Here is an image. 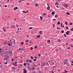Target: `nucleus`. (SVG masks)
<instances>
[{
  "label": "nucleus",
  "mask_w": 73,
  "mask_h": 73,
  "mask_svg": "<svg viewBox=\"0 0 73 73\" xmlns=\"http://www.w3.org/2000/svg\"><path fill=\"white\" fill-rule=\"evenodd\" d=\"M23 65L24 66H26V65H27V64L26 63H24Z\"/></svg>",
  "instance_id": "18"
},
{
  "label": "nucleus",
  "mask_w": 73,
  "mask_h": 73,
  "mask_svg": "<svg viewBox=\"0 0 73 73\" xmlns=\"http://www.w3.org/2000/svg\"><path fill=\"white\" fill-rule=\"evenodd\" d=\"M26 61L27 62H28L29 61V60H27Z\"/></svg>",
  "instance_id": "48"
},
{
  "label": "nucleus",
  "mask_w": 73,
  "mask_h": 73,
  "mask_svg": "<svg viewBox=\"0 0 73 73\" xmlns=\"http://www.w3.org/2000/svg\"><path fill=\"white\" fill-rule=\"evenodd\" d=\"M20 29V28H18V30H19Z\"/></svg>",
  "instance_id": "61"
},
{
  "label": "nucleus",
  "mask_w": 73,
  "mask_h": 73,
  "mask_svg": "<svg viewBox=\"0 0 73 73\" xmlns=\"http://www.w3.org/2000/svg\"><path fill=\"white\" fill-rule=\"evenodd\" d=\"M35 6H36L37 7V6H38V4H36L35 5Z\"/></svg>",
  "instance_id": "29"
},
{
  "label": "nucleus",
  "mask_w": 73,
  "mask_h": 73,
  "mask_svg": "<svg viewBox=\"0 0 73 73\" xmlns=\"http://www.w3.org/2000/svg\"><path fill=\"white\" fill-rule=\"evenodd\" d=\"M47 42L48 44H50V40H48L47 41Z\"/></svg>",
  "instance_id": "8"
},
{
  "label": "nucleus",
  "mask_w": 73,
  "mask_h": 73,
  "mask_svg": "<svg viewBox=\"0 0 73 73\" xmlns=\"http://www.w3.org/2000/svg\"><path fill=\"white\" fill-rule=\"evenodd\" d=\"M5 7H7V5H5Z\"/></svg>",
  "instance_id": "63"
},
{
  "label": "nucleus",
  "mask_w": 73,
  "mask_h": 73,
  "mask_svg": "<svg viewBox=\"0 0 73 73\" xmlns=\"http://www.w3.org/2000/svg\"><path fill=\"white\" fill-rule=\"evenodd\" d=\"M31 59H33V57L32 56H31Z\"/></svg>",
  "instance_id": "38"
},
{
  "label": "nucleus",
  "mask_w": 73,
  "mask_h": 73,
  "mask_svg": "<svg viewBox=\"0 0 73 73\" xmlns=\"http://www.w3.org/2000/svg\"><path fill=\"white\" fill-rule=\"evenodd\" d=\"M16 26L17 27H19V26L17 24H16Z\"/></svg>",
  "instance_id": "20"
},
{
  "label": "nucleus",
  "mask_w": 73,
  "mask_h": 73,
  "mask_svg": "<svg viewBox=\"0 0 73 73\" xmlns=\"http://www.w3.org/2000/svg\"><path fill=\"white\" fill-rule=\"evenodd\" d=\"M53 20H54V21H56V19H53Z\"/></svg>",
  "instance_id": "49"
},
{
  "label": "nucleus",
  "mask_w": 73,
  "mask_h": 73,
  "mask_svg": "<svg viewBox=\"0 0 73 73\" xmlns=\"http://www.w3.org/2000/svg\"><path fill=\"white\" fill-rule=\"evenodd\" d=\"M13 61V59H11Z\"/></svg>",
  "instance_id": "59"
},
{
  "label": "nucleus",
  "mask_w": 73,
  "mask_h": 73,
  "mask_svg": "<svg viewBox=\"0 0 73 73\" xmlns=\"http://www.w3.org/2000/svg\"><path fill=\"white\" fill-rule=\"evenodd\" d=\"M71 31H73V28H72V29H71Z\"/></svg>",
  "instance_id": "37"
},
{
  "label": "nucleus",
  "mask_w": 73,
  "mask_h": 73,
  "mask_svg": "<svg viewBox=\"0 0 73 73\" xmlns=\"http://www.w3.org/2000/svg\"><path fill=\"white\" fill-rule=\"evenodd\" d=\"M39 33L40 35H42V31H39Z\"/></svg>",
  "instance_id": "10"
},
{
  "label": "nucleus",
  "mask_w": 73,
  "mask_h": 73,
  "mask_svg": "<svg viewBox=\"0 0 73 73\" xmlns=\"http://www.w3.org/2000/svg\"><path fill=\"white\" fill-rule=\"evenodd\" d=\"M23 70L24 71H23V73H27V71L26 70V69H23Z\"/></svg>",
  "instance_id": "4"
},
{
  "label": "nucleus",
  "mask_w": 73,
  "mask_h": 73,
  "mask_svg": "<svg viewBox=\"0 0 73 73\" xmlns=\"http://www.w3.org/2000/svg\"><path fill=\"white\" fill-rule=\"evenodd\" d=\"M71 40H72V41H73V38H71Z\"/></svg>",
  "instance_id": "55"
},
{
  "label": "nucleus",
  "mask_w": 73,
  "mask_h": 73,
  "mask_svg": "<svg viewBox=\"0 0 73 73\" xmlns=\"http://www.w3.org/2000/svg\"><path fill=\"white\" fill-rule=\"evenodd\" d=\"M64 31H62V33H64Z\"/></svg>",
  "instance_id": "39"
},
{
  "label": "nucleus",
  "mask_w": 73,
  "mask_h": 73,
  "mask_svg": "<svg viewBox=\"0 0 73 73\" xmlns=\"http://www.w3.org/2000/svg\"><path fill=\"white\" fill-rule=\"evenodd\" d=\"M19 3H21V0H20V1H19Z\"/></svg>",
  "instance_id": "33"
},
{
  "label": "nucleus",
  "mask_w": 73,
  "mask_h": 73,
  "mask_svg": "<svg viewBox=\"0 0 73 73\" xmlns=\"http://www.w3.org/2000/svg\"><path fill=\"white\" fill-rule=\"evenodd\" d=\"M13 28H15V26H13Z\"/></svg>",
  "instance_id": "56"
},
{
  "label": "nucleus",
  "mask_w": 73,
  "mask_h": 73,
  "mask_svg": "<svg viewBox=\"0 0 73 73\" xmlns=\"http://www.w3.org/2000/svg\"><path fill=\"white\" fill-rule=\"evenodd\" d=\"M5 50L6 51H7V48L5 49Z\"/></svg>",
  "instance_id": "54"
},
{
  "label": "nucleus",
  "mask_w": 73,
  "mask_h": 73,
  "mask_svg": "<svg viewBox=\"0 0 73 73\" xmlns=\"http://www.w3.org/2000/svg\"><path fill=\"white\" fill-rule=\"evenodd\" d=\"M38 56H39V57H40V56H41V54H38Z\"/></svg>",
  "instance_id": "42"
},
{
  "label": "nucleus",
  "mask_w": 73,
  "mask_h": 73,
  "mask_svg": "<svg viewBox=\"0 0 73 73\" xmlns=\"http://www.w3.org/2000/svg\"><path fill=\"white\" fill-rule=\"evenodd\" d=\"M57 29H60V28H58V27H57Z\"/></svg>",
  "instance_id": "51"
},
{
  "label": "nucleus",
  "mask_w": 73,
  "mask_h": 73,
  "mask_svg": "<svg viewBox=\"0 0 73 73\" xmlns=\"http://www.w3.org/2000/svg\"><path fill=\"white\" fill-rule=\"evenodd\" d=\"M7 60V59L6 58H5L4 59V60Z\"/></svg>",
  "instance_id": "46"
},
{
  "label": "nucleus",
  "mask_w": 73,
  "mask_h": 73,
  "mask_svg": "<svg viewBox=\"0 0 73 73\" xmlns=\"http://www.w3.org/2000/svg\"><path fill=\"white\" fill-rule=\"evenodd\" d=\"M5 64H7V62L5 63Z\"/></svg>",
  "instance_id": "64"
},
{
  "label": "nucleus",
  "mask_w": 73,
  "mask_h": 73,
  "mask_svg": "<svg viewBox=\"0 0 73 73\" xmlns=\"http://www.w3.org/2000/svg\"><path fill=\"white\" fill-rule=\"evenodd\" d=\"M55 5H58V3L57 2H56V3H55Z\"/></svg>",
  "instance_id": "15"
},
{
  "label": "nucleus",
  "mask_w": 73,
  "mask_h": 73,
  "mask_svg": "<svg viewBox=\"0 0 73 73\" xmlns=\"http://www.w3.org/2000/svg\"><path fill=\"white\" fill-rule=\"evenodd\" d=\"M6 57L7 58H9V56H6Z\"/></svg>",
  "instance_id": "47"
},
{
  "label": "nucleus",
  "mask_w": 73,
  "mask_h": 73,
  "mask_svg": "<svg viewBox=\"0 0 73 73\" xmlns=\"http://www.w3.org/2000/svg\"><path fill=\"white\" fill-rule=\"evenodd\" d=\"M37 48V46H36L35 47V49H36V48Z\"/></svg>",
  "instance_id": "35"
},
{
  "label": "nucleus",
  "mask_w": 73,
  "mask_h": 73,
  "mask_svg": "<svg viewBox=\"0 0 73 73\" xmlns=\"http://www.w3.org/2000/svg\"><path fill=\"white\" fill-rule=\"evenodd\" d=\"M32 43V42L30 41L29 42V43Z\"/></svg>",
  "instance_id": "45"
},
{
  "label": "nucleus",
  "mask_w": 73,
  "mask_h": 73,
  "mask_svg": "<svg viewBox=\"0 0 73 73\" xmlns=\"http://www.w3.org/2000/svg\"><path fill=\"white\" fill-rule=\"evenodd\" d=\"M66 45H68V43H67L66 44Z\"/></svg>",
  "instance_id": "57"
},
{
  "label": "nucleus",
  "mask_w": 73,
  "mask_h": 73,
  "mask_svg": "<svg viewBox=\"0 0 73 73\" xmlns=\"http://www.w3.org/2000/svg\"><path fill=\"white\" fill-rule=\"evenodd\" d=\"M40 35H38V36H37L38 38H40Z\"/></svg>",
  "instance_id": "24"
},
{
  "label": "nucleus",
  "mask_w": 73,
  "mask_h": 73,
  "mask_svg": "<svg viewBox=\"0 0 73 73\" xmlns=\"http://www.w3.org/2000/svg\"><path fill=\"white\" fill-rule=\"evenodd\" d=\"M70 47H68V49H70Z\"/></svg>",
  "instance_id": "52"
},
{
  "label": "nucleus",
  "mask_w": 73,
  "mask_h": 73,
  "mask_svg": "<svg viewBox=\"0 0 73 73\" xmlns=\"http://www.w3.org/2000/svg\"><path fill=\"white\" fill-rule=\"evenodd\" d=\"M8 45H9V46H11V45H12L10 43H9V44H8Z\"/></svg>",
  "instance_id": "19"
},
{
  "label": "nucleus",
  "mask_w": 73,
  "mask_h": 73,
  "mask_svg": "<svg viewBox=\"0 0 73 73\" xmlns=\"http://www.w3.org/2000/svg\"><path fill=\"white\" fill-rule=\"evenodd\" d=\"M69 33H70V32L69 31H67L66 32V34L67 35H69Z\"/></svg>",
  "instance_id": "5"
},
{
  "label": "nucleus",
  "mask_w": 73,
  "mask_h": 73,
  "mask_svg": "<svg viewBox=\"0 0 73 73\" xmlns=\"http://www.w3.org/2000/svg\"><path fill=\"white\" fill-rule=\"evenodd\" d=\"M56 7H57V8H59V7H58V6H56Z\"/></svg>",
  "instance_id": "62"
},
{
  "label": "nucleus",
  "mask_w": 73,
  "mask_h": 73,
  "mask_svg": "<svg viewBox=\"0 0 73 73\" xmlns=\"http://www.w3.org/2000/svg\"><path fill=\"white\" fill-rule=\"evenodd\" d=\"M47 5L48 7L49 6V4H48V3H47Z\"/></svg>",
  "instance_id": "53"
},
{
  "label": "nucleus",
  "mask_w": 73,
  "mask_h": 73,
  "mask_svg": "<svg viewBox=\"0 0 73 73\" xmlns=\"http://www.w3.org/2000/svg\"><path fill=\"white\" fill-rule=\"evenodd\" d=\"M52 15H54L55 14V13L54 12H53L52 13Z\"/></svg>",
  "instance_id": "12"
},
{
  "label": "nucleus",
  "mask_w": 73,
  "mask_h": 73,
  "mask_svg": "<svg viewBox=\"0 0 73 73\" xmlns=\"http://www.w3.org/2000/svg\"><path fill=\"white\" fill-rule=\"evenodd\" d=\"M29 29H33V28L32 27H30L29 28Z\"/></svg>",
  "instance_id": "14"
},
{
  "label": "nucleus",
  "mask_w": 73,
  "mask_h": 73,
  "mask_svg": "<svg viewBox=\"0 0 73 73\" xmlns=\"http://www.w3.org/2000/svg\"><path fill=\"white\" fill-rule=\"evenodd\" d=\"M65 72L66 73H68V71H66V70H65Z\"/></svg>",
  "instance_id": "30"
},
{
  "label": "nucleus",
  "mask_w": 73,
  "mask_h": 73,
  "mask_svg": "<svg viewBox=\"0 0 73 73\" xmlns=\"http://www.w3.org/2000/svg\"><path fill=\"white\" fill-rule=\"evenodd\" d=\"M46 15V13H44L43 15Z\"/></svg>",
  "instance_id": "58"
},
{
  "label": "nucleus",
  "mask_w": 73,
  "mask_h": 73,
  "mask_svg": "<svg viewBox=\"0 0 73 73\" xmlns=\"http://www.w3.org/2000/svg\"><path fill=\"white\" fill-rule=\"evenodd\" d=\"M47 10H49V9H50V7L49 6H48V7H47Z\"/></svg>",
  "instance_id": "11"
},
{
  "label": "nucleus",
  "mask_w": 73,
  "mask_h": 73,
  "mask_svg": "<svg viewBox=\"0 0 73 73\" xmlns=\"http://www.w3.org/2000/svg\"><path fill=\"white\" fill-rule=\"evenodd\" d=\"M53 28H54V27H55V25H54V24H53Z\"/></svg>",
  "instance_id": "28"
},
{
  "label": "nucleus",
  "mask_w": 73,
  "mask_h": 73,
  "mask_svg": "<svg viewBox=\"0 0 73 73\" xmlns=\"http://www.w3.org/2000/svg\"><path fill=\"white\" fill-rule=\"evenodd\" d=\"M60 24V22H58V25H59V24Z\"/></svg>",
  "instance_id": "26"
},
{
  "label": "nucleus",
  "mask_w": 73,
  "mask_h": 73,
  "mask_svg": "<svg viewBox=\"0 0 73 73\" xmlns=\"http://www.w3.org/2000/svg\"><path fill=\"white\" fill-rule=\"evenodd\" d=\"M9 52V53H11V51H7V52H6V53H8V52Z\"/></svg>",
  "instance_id": "13"
},
{
  "label": "nucleus",
  "mask_w": 73,
  "mask_h": 73,
  "mask_svg": "<svg viewBox=\"0 0 73 73\" xmlns=\"http://www.w3.org/2000/svg\"><path fill=\"white\" fill-rule=\"evenodd\" d=\"M2 52V50H1V49L0 48V52L1 53Z\"/></svg>",
  "instance_id": "22"
},
{
  "label": "nucleus",
  "mask_w": 73,
  "mask_h": 73,
  "mask_svg": "<svg viewBox=\"0 0 73 73\" xmlns=\"http://www.w3.org/2000/svg\"><path fill=\"white\" fill-rule=\"evenodd\" d=\"M21 44L22 45H23V44H24V43L23 42H22L21 43Z\"/></svg>",
  "instance_id": "27"
},
{
  "label": "nucleus",
  "mask_w": 73,
  "mask_h": 73,
  "mask_svg": "<svg viewBox=\"0 0 73 73\" xmlns=\"http://www.w3.org/2000/svg\"><path fill=\"white\" fill-rule=\"evenodd\" d=\"M70 25H72V24H73V23H70Z\"/></svg>",
  "instance_id": "34"
},
{
  "label": "nucleus",
  "mask_w": 73,
  "mask_h": 73,
  "mask_svg": "<svg viewBox=\"0 0 73 73\" xmlns=\"http://www.w3.org/2000/svg\"><path fill=\"white\" fill-rule=\"evenodd\" d=\"M64 64V65H66V63L68 62V60L67 59H65L64 61L63 62Z\"/></svg>",
  "instance_id": "2"
},
{
  "label": "nucleus",
  "mask_w": 73,
  "mask_h": 73,
  "mask_svg": "<svg viewBox=\"0 0 73 73\" xmlns=\"http://www.w3.org/2000/svg\"><path fill=\"white\" fill-rule=\"evenodd\" d=\"M18 50H19H19H21V48H19L18 49Z\"/></svg>",
  "instance_id": "41"
},
{
  "label": "nucleus",
  "mask_w": 73,
  "mask_h": 73,
  "mask_svg": "<svg viewBox=\"0 0 73 73\" xmlns=\"http://www.w3.org/2000/svg\"><path fill=\"white\" fill-rule=\"evenodd\" d=\"M3 29L4 32H5V31H6V29H5V27H3Z\"/></svg>",
  "instance_id": "6"
},
{
  "label": "nucleus",
  "mask_w": 73,
  "mask_h": 73,
  "mask_svg": "<svg viewBox=\"0 0 73 73\" xmlns=\"http://www.w3.org/2000/svg\"><path fill=\"white\" fill-rule=\"evenodd\" d=\"M63 5L65 8H68V6H69L68 4L67 3H64L63 4Z\"/></svg>",
  "instance_id": "1"
},
{
  "label": "nucleus",
  "mask_w": 73,
  "mask_h": 73,
  "mask_svg": "<svg viewBox=\"0 0 73 73\" xmlns=\"http://www.w3.org/2000/svg\"><path fill=\"white\" fill-rule=\"evenodd\" d=\"M67 15H70V13H69L67 12L66 13Z\"/></svg>",
  "instance_id": "16"
},
{
  "label": "nucleus",
  "mask_w": 73,
  "mask_h": 73,
  "mask_svg": "<svg viewBox=\"0 0 73 73\" xmlns=\"http://www.w3.org/2000/svg\"><path fill=\"white\" fill-rule=\"evenodd\" d=\"M27 68L28 69H29V70H30V71H31V70H32V68H31V67H29V66H27Z\"/></svg>",
  "instance_id": "3"
},
{
  "label": "nucleus",
  "mask_w": 73,
  "mask_h": 73,
  "mask_svg": "<svg viewBox=\"0 0 73 73\" xmlns=\"http://www.w3.org/2000/svg\"><path fill=\"white\" fill-rule=\"evenodd\" d=\"M55 18H57L58 17V15H55Z\"/></svg>",
  "instance_id": "9"
},
{
  "label": "nucleus",
  "mask_w": 73,
  "mask_h": 73,
  "mask_svg": "<svg viewBox=\"0 0 73 73\" xmlns=\"http://www.w3.org/2000/svg\"><path fill=\"white\" fill-rule=\"evenodd\" d=\"M64 36H65V37H66V34H64Z\"/></svg>",
  "instance_id": "40"
},
{
  "label": "nucleus",
  "mask_w": 73,
  "mask_h": 73,
  "mask_svg": "<svg viewBox=\"0 0 73 73\" xmlns=\"http://www.w3.org/2000/svg\"><path fill=\"white\" fill-rule=\"evenodd\" d=\"M31 50H33V48L31 47Z\"/></svg>",
  "instance_id": "25"
},
{
  "label": "nucleus",
  "mask_w": 73,
  "mask_h": 73,
  "mask_svg": "<svg viewBox=\"0 0 73 73\" xmlns=\"http://www.w3.org/2000/svg\"><path fill=\"white\" fill-rule=\"evenodd\" d=\"M34 61H36V59H34Z\"/></svg>",
  "instance_id": "43"
},
{
  "label": "nucleus",
  "mask_w": 73,
  "mask_h": 73,
  "mask_svg": "<svg viewBox=\"0 0 73 73\" xmlns=\"http://www.w3.org/2000/svg\"><path fill=\"white\" fill-rule=\"evenodd\" d=\"M23 13H27V12H25V11H23Z\"/></svg>",
  "instance_id": "23"
},
{
  "label": "nucleus",
  "mask_w": 73,
  "mask_h": 73,
  "mask_svg": "<svg viewBox=\"0 0 73 73\" xmlns=\"http://www.w3.org/2000/svg\"><path fill=\"white\" fill-rule=\"evenodd\" d=\"M68 27H66V29H68Z\"/></svg>",
  "instance_id": "50"
},
{
  "label": "nucleus",
  "mask_w": 73,
  "mask_h": 73,
  "mask_svg": "<svg viewBox=\"0 0 73 73\" xmlns=\"http://www.w3.org/2000/svg\"><path fill=\"white\" fill-rule=\"evenodd\" d=\"M21 49L22 50H23V48H21Z\"/></svg>",
  "instance_id": "60"
},
{
  "label": "nucleus",
  "mask_w": 73,
  "mask_h": 73,
  "mask_svg": "<svg viewBox=\"0 0 73 73\" xmlns=\"http://www.w3.org/2000/svg\"><path fill=\"white\" fill-rule=\"evenodd\" d=\"M41 18H42V19H43V18H42V17H41V16H40V19H40V20H42V19H41Z\"/></svg>",
  "instance_id": "17"
},
{
  "label": "nucleus",
  "mask_w": 73,
  "mask_h": 73,
  "mask_svg": "<svg viewBox=\"0 0 73 73\" xmlns=\"http://www.w3.org/2000/svg\"><path fill=\"white\" fill-rule=\"evenodd\" d=\"M58 41H59V42H60V41H61V40H60V39H58Z\"/></svg>",
  "instance_id": "32"
},
{
  "label": "nucleus",
  "mask_w": 73,
  "mask_h": 73,
  "mask_svg": "<svg viewBox=\"0 0 73 73\" xmlns=\"http://www.w3.org/2000/svg\"><path fill=\"white\" fill-rule=\"evenodd\" d=\"M29 62H32V60H30L29 61Z\"/></svg>",
  "instance_id": "21"
},
{
  "label": "nucleus",
  "mask_w": 73,
  "mask_h": 73,
  "mask_svg": "<svg viewBox=\"0 0 73 73\" xmlns=\"http://www.w3.org/2000/svg\"><path fill=\"white\" fill-rule=\"evenodd\" d=\"M25 41H26V42H27H27H29V41H28V40H25Z\"/></svg>",
  "instance_id": "36"
},
{
  "label": "nucleus",
  "mask_w": 73,
  "mask_h": 73,
  "mask_svg": "<svg viewBox=\"0 0 73 73\" xmlns=\"http://www.w3.org/2000/svg\"><path fill=\"white\" fill-rule=\"evenodd\" d=\"M18 9V8H17V7H16L14 8V11H15V10H16V9Z\"/></svg>",
  "instance_id": "7"
},
{
  "label": "nucleus",
  "mask_w": 73,
  "mask_h": 73,
  "mask_svg": "<svg viewBox=\"0 0 73 73\" xmlns=\"http://www.w3.org/2000/svg\"><path fill=\"white\" fill-rule=\"evenodd\" d=\"M35 69V68H32V70H34Z\"/></svg>",
  "instance_id": "44"
},
{
  "label": "nucleus",
  "mask_w": 73,
  "mask_h": 73,
  "mask_svg": "<svg viewBox=\"0 0 73 73\" xmlns=\"http://www.w3.org/2000/svg\"><path fill=\"white\" fill-rule=\"evenodd\" d=\"M66 24V25H68V22H67V21H66V22L65 23Z\"/></svg>",
  "instance_id": "31"
}]
</instances>
